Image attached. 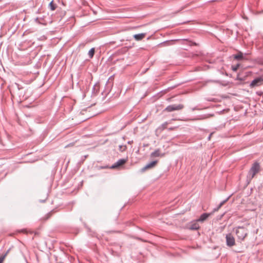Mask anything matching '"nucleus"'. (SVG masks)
I'll list each match as a JSON object with an SVG mask.
<instances>
[{
    "label": "nucleus",
    "mask_w": 263,
    "mask_h": 263,
    "mask_svg": "<svg viewBox=\"0 0 263 263\" xmlns=\"http://www.w3.org/2000/svg\"><path fill=\"white\" fill-rule=\"evenodd\" d=\"M248 233V229L244 227H238L236 229V234L237 238L240 241H243Z\"/></svg>",
    "instance_id": "obj_1"
},
{
    "label": "nucleus",
    "mask_w": 263,
    "mask_h": 263,
    "mask_svg": "<svg viewBox=\"0 0 263 263\" xmlns=\"http://www.w3.org/2000/svg\"><path fill=\"white\" fill-rule=\"evenodd\" d=\"M228 200V199H227L226 200H223V201H222L220 204L218 206L217 208H215L214 210H213V211L212 213H203L202 214L200 217L196 220V221H199V222H204L205 220L207 219V218L211 215L213 214V213L216 212V211H217L224 204V203Z\"/></svg>",
    "instance_id": "obj_2"
},
{
    "label": "nucleus",
    "mask_w": 263,
    "mask_h": 263,
    "mask_svg": "<svg viewBox=\"0 0 263 263\" xmlns=\"http://www.w3.org/2000/svg\"><path fill=\"white\" fill-rule=\"evenodd\" d=\"M260 170V165L258 162H255L253 164L249 172V176L251 179H252L254 176L257 174Z\"/></svg>",
    "instance_id": "obj_3"
},
{
    "label": "nucleus",
    "mask_w": 263,
    "mask_h": 263,
    "mask_svg": "<svg viewBox=\"0 0 263 263\" xmlns=\"http://www.w3.org/2000/svg\"><path fill=\"white\" fill-rule=\"evenodd\" d=\"M184 108V105L181 104H172L167 106L164 111L167 112H172L175 110H180Z\"/></svg>",
    "instance_id": "obj_4"
},
{
    "label": "nucleus",
    "mask_w": 263,
    "mask_h": 263,
    "mask_svg": "<svg viewBox=\"0 0 263 263\" xmlns=\"http://www.w3.org/2000/svg\"><path fill=\"white\" fill-rule=\"evenodd\" d=\"M226 244L227 246L232 247L235 245V240L231 233H229L226 236Z\"/></svg>",
    "instance_id": "obj_5"
},
{
    "label": "nucleus",
    "mask_w": 263,
    "mask_h": 263,
    "mask_svg": "<svg viewBox=\"0 0 263 263\" xmlns=\"http://www.w3.org/2000/svg\"><path fill=\"white\" fill-rule=\"evenodd\" d=\"M127 161V158L126 159H121L118 160L116 163L110 166V168L115 169L118 168L119 167L124 165Z\"/></svg>",
    "instance_id": "obj_6"
},
{
    "label": "nucleus",
    "mask_w": 263,
    "mask_h": 263,
    "mask_svg": "<svg viewBox=\"0 0 263 263\" xmlns=\"http://www.w3.org/2000/svg\"><path fill=\"white\" fill-rule=\"evenodd\" d=\"M157 163V161H153L146 164L144 167L141 168V172H144L146 170L153 167Z\"/></svg>",
    "instance_id": "obj_7"
},
{
    "label": "nucleus",
    "mask_w": 263,
    "mask_h": 263,
    "mask_svg": "<svg viewBox=\"0 0 263 263\" xmlns=\"http://www.w3.org/2000/svg\"><path fill=\"white\" fill-rule=\"evenodd\" d=\"M164 156V154H161L160 149H156L154 152L151 154V157H163Z\"/></svg>",
    "instance_id": "obj_8"
},
{
    "label": "nucleus",
    "mask_w": 263,
    "mask_h": 263,
    "mask_svg": "<svg viewBox=\"0 0 263 263\" xmlns=\"http://www.w3.org/2000/svg\"><path fill=\"white\" fill-rule=\"evenodd\" d=\"M261 82V79L260 78L255 79L251 82V83L250 84V86L253 87L255 86H258L259 83Z\"/></svg>",
    "instance_id": "obj_9"
},
{
    "label": "nucleus",
    "mask_w": 263,
    "mask_h": 263,
    "mask_svg": "<svg viewBox=\"0 0 263 263\" xmlns=\"http://www.w3.org/2000/svg\"><path fill=\"white\" fill-rule=\"evenodd\" d=\"M146 33H142L134 35V37L136 41H141L145 37Z\"/></svg>",
    "instance_id": "obj_10"
},
{
    "label": "nucleus",
    "mask_w": 263,
    "mask_h": 263,
    "mask_svg": "<svg viewBox=\"0 0 263 263\" xmlns=\"http://www.w3.org/2000/svg\"><path fill=\"white\" fill-rule=\"evenodd\" d=\"M234 58L237 60H243L246 59L243 57V53L241 52H239L237 54L234 55Z\"/></svg>",
    "instance_id": "obj_11"
},
{
    "label": "nucleus",
    "mask_w": 263,
    "mask_h": 263,
    "mask_svg": "<svg viewBox=\"0 0 263 263\" xmlns=\"http://www.w3.org/2000/svg\"><path fill=\"white\" fill-rule=\"evenodd\" d=\"M197 222V221L192 222L190 226L189 229L192 230H197L199 229V226Z\"/></svg>",
    "instance_id": "obj_12"
},
{
    "label": "nucleus",
    "mask_w": 263,
    "mask_h": 263,
    "mask_svg": "<svg viewBox=\"0 0 263 263\" xmlns=\"http://www.w3.org/2000/svg\"><path fill=\"white\" fill-rule=\"evenodd\" d=\"M57 7V5L53 2V1L50 2V3L48 5V8L51 11L55 10Z\"/></svg>",
    "instance_id": "obj_13"
},
{
    "label": "nucleus",
    "mask_w": 263,
    "mask_h": 263,
    "mask_svg": "<svg viewBox=\"0 0 263 263\" xmlns=\"http://www.w3.org/2000/svg\"><path fill=\"white\" fill-rule=\"evenodd\" d=\"M173 120H175V119H172L170 122H165L164 123H163L158 128V129H160L161 130H164V129L166 128L167 127V125H168V124L169 123H171V121H173Z\"/></svg>",
    "instance_id": "obj_14"
},
{
    "label": "nucleus",
    "mask_w": 263,
    "mask_h": 263,
    "mask_svg": "<svg viewBox=\"0 0 263 263\" xmlns=\"http://www.w3.org/2000/svg\"><path fill=\"white\" fill-rule=\"evenodd\" d=\"M10 249L8 250L4 254L0 255V263H3L6 257L7 256Z\"/></svg>",
    "instance_id": "obj_15"
},
{
    "label": "nucleus",
    "mask_w": 263,
    "mask_h": 263,
    "mask_svg": "<svg viewBox=\"0 0 263 263\" xmlns=\"http://www.w3.org/2000/svg\"><path fill=\"white\" fill-rule=\"evenodd\" d=\"M95 50L94 48H91L88 52V55L90 58H92L95 54Z\"/></svg>",
    "instance_id": "obj_16"
},
{
    "label": "nucleus",
    "mask_w": 263,
    "mask_h": 263,
    "mask_svg": "<svg viewBox=\"0 0 263 263\" xmlns=\"http://www.w3.org/2000/svg\"><path fill=\"white\" fill-rule=\"evenodd\" d=\"M240 65L239 64H237L236 65H232V70L234 71H236L238 70V68L239 67Z\"/></svg>",
    "instance_id": "obj_17"
},
{
    "label": "nucleus",
    "mask_w": 263,
    "mask_h": 263,
    "mask_svg": "<svg viewBox=\"0 0 263 263\" xmlns=\"http://www.w3.org/2000/svg\"><path fill=\"white\" fill-rule=\"evenodd\" d=\"M126 149V145H124V146H120V149L121 151L123 152L124 151H125V149Z\"/></svg>",
    "instance_id": "obj_18"
},
{
    "label": "nucleus",
    "mask_w": 263,
    "mask_h": 263,
    "mask_svg": "<svg viewBox=\"0 0 263 263\" xmlns=\"http://www.w3.org/2000/svg\"><path fill=\"white\" fill-rule=\"evenodd\" d=\"M212 134H212V133H211V134L209 135V137H208V139H209V140H210L211 137V136H212Z\"/></svg>",
    "instance_id": "obj_19"
}]
</instances>
